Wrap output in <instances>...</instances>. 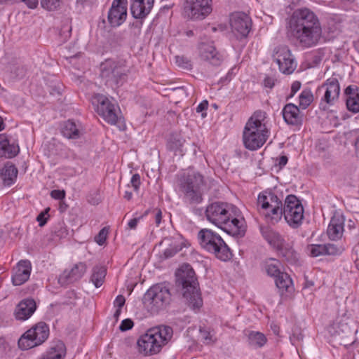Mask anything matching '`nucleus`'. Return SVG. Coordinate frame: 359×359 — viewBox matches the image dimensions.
<instances>
[{"label":"nucleus","mask_w":359,"mask_h":359,"mask_svg":"<svg viewBox=\"0 0 359 359\" xmlns=\"http://www.w3.org/2000/svg\"><path fill=\"white\" fill-rule=\"evenodd\" d=\"M288 29L299 46L314 47L320 42L323 29L318 17L307 8L296 9L288 21Z\"/></svg>","instance_id":"1"},{"label":"nucleus","mask_w":359,"mask_h":359,"mask_svg":"<svg viewBox=\"0 0 359 359\" xmlns=\"http://www.w3.org/2000/svg\"><path fill=\"white\" fill-rule=\"evenodd\" d=\"M237 212L238 209L230 203L215 201L207 205L205 216L209 222L228 234L242 237L245 233V220L238 217Z\"/></svg>","instance_id":"2"},{"label":"nucleus","mask_w":359,"mask_h":359,"mask_svg":"<svg viewBox=\"0 0 359 359\" xmlns=\"http://www.w3.org/2000/svg\"><path fill=\"white\" fill-rule=\"evenodd\" d=\"M176 277V285L184 302L190 309L198 312L203 306V302L194 269L189 264H184L177 271Z\"/></svg>","instance_id":"3"},{"label":"nucleus","mask_w":359,"mask_h":359,"mask_svg":"<svg viewBox=\"0 0 359 359\" xmlns=\"http://www.w3.org/2000/svg\"><path fill=\"white\" fill-rule=\"evenodd\" d=\"M266 119V113L257 110L248 120L243 133V144L246 149L255 151L265 144L270 135Z\"/></svg>","instance_id":"4"},{"label":"nucleus","mask_w":359,"mask_h":359,"mask_svg":"<svg viewBox=\"0 0 359 359\" xmlns=\"http://www.w3.org/2000/svg\"><path fill=\"white\" fill-rule=\"evenodd\" d=\"M171 327L161 325L149 330L137 341V351L144 356L158 353L172 337Z\"/></svg>","instance_id":"5"},{"label":"nucleus","mask_w":359,"mask_h":359,"mask_svg":"<svg viewBox=\"0 0 359 359\" xmlns=\"http://www.w3.org/2000/svg\"><path fill=\"white\" fill-rule=\"evenodd\" d=\"M199 244L203 249L215 255L222 261H228L232 254L222 237L210 229H202L198 233Z\"/></svg>","instance_id":"6"},{"label":"nucleus","mask_w":359,"mask_h":359,"mask_svg":"<svg viewBox=\"0 0 359 359\" xmlns=\"http://www.w3.org/2000/svg\"><path fill=\"white\" fill-rule=\"evenodd\" d=\"M203 186V176L195 170H189L184 173L180 180V188L191 203H201Z\"/></svg>","instance_id":"7"},{"label":"nucleus","mask_w":359,"mask_h":359,"mask_svg":"<svg viewBox=\"0 0 359 359\" xmlns=\"http://www.w3.org/2000/svg\"><path fill=\"white\" fill-rule=\"evenodd\" d=\"M170 290L163 284H156L151 287L144 294L143 304L152 313H158L170 303Z\"/></svg>","instance_id":"8"},{"label":"nucleus","mask_w":359,"mask_h":359,"mask_svg":"<svg viewBox=\"0 0 359 359\" xmlns=\"http://www.w3.org/2000/svg\"><path fill=\"white\" fill-rule=\"evenodd\" d=\"M49 327L44 322H39L25 332L18 340L22 350H28L44 343L49 336Z\"/></svg>","instance_id":"9"},{"label":"nucleus","mask_w":359,"mask_h":359,"mask_svg":"<svg viewBox=\"0 0 359 359\" xmlns=\"http://www.w3.org/2000/svg\"><path fill=\"white\" fill-rule=\"evenodd\" d=\"M100 76L107 85H121L127 76V69L118 62L107 60L100 65Z\"/></svg>","instance_id":"10"},{"label":"nucleus","mask_w":359,"mask_h":359,"mask_svg":"<svg viewBox=\"0 0 359 359\" xmlns=\"http://www.w3.org/2000/svg\"><path fill=\"white\" fill-rule=\"evenodd\" d=\"M283 216L288 225L293 228H299L304 219V208L301 201L294 195H288L283 204Z\"/></svg>","instance_id":"11"},{"label":"nucleus","mask_w":359,"mask_h":359,"mask_svg":"<svg viewBox=\"0 0 359 359\" xmlns=\"http://www.w3.org/2000/svg\"><path fill=\"white\" fill-rule=\"evenodd\" d=\"M184 14L191 20H203L212 11V0H185Z\"/></svg>","instance_id":"12"},{"label":"nucleus","mask_w":359,"mask_h":359,"mask_svg":"<svg viewBox=\"0 0 359 359\" xmlns=\"http://www.w3.org/2000/svg\"><path fill=\"white\" fill-rule=\"evenodd\" d=\"M97 104V112L105 121L111 125H116L121 121L118 116L119 108L116 103L103 95H97L94 97Z\"/></svg>","instance_id":"13"},{"label":"nucleus","mask_w":359,"mask_h":359,"mask_svg":"<svg viewBox=\"0 0 359 359\" xmlns=\"http://www.w3.org/2000/svg\"><path fill=\"white\" fill-rule=\"evenodd\" d=\"M273 57L278 64L279 70L283 74H290L297 67V62L286 46L276 47L274 49Z\"/></svg>","instance_id":"14"},{"label":"nucleus","mask_w":359,"mask_h":359,"mask_svg":"<svg viewBox=\"0 0 359 359\" xmlns=\"http://www.w3.org/2000/svg\"><path fill=\"white\" fill-rule=\"evenodd\" d=\"M230 25L238 39L245 38L251 30L252 20L245 13L236 12L231 15Z\"/></svg>","instance_id":"15"},{"label":"nucleus","mask_w":359,"mask_h":359,"mask_svg":"<svg viewBox=\"0 0 359 359\" xmlns=\"http://www.w3.org/2000/svg\"><path fill=\"white\" fill-rule=\"evenodd\" d=\"M127 0H114L108 12V21L111 27L121 25L127 18Z\"/></svg>","instance_id":"16"},{"label":"nucleus","mask_w":359,"mask_h":359,"mask_svg":"<svg viewBox=\"0 0 359 359\" xmlns=\"http://www.w3.org/2000/svg\"><path fill=\"white\" fill-rule=\"evenodd\" d=\"M320 88L325 89L321 102H324L330 106L334 105L340 93V86L338 79L335 77L327 79Z\"/></svg>","instance_id":"17"},{"label":"nucleus","mask_w":359,"mask_h":359,"mask_svg":"<svg viewBox=\"0 0 359 359\" xmlns=\"http://www.w3.org/2000/svg\"><path fill=\"white\" fill-rule=\"evenodd\" d=\"M199 56L202 60L213 66H219L223 61V55L212 43H201L199 46Z\"/></svg>","instance_id":"18"},{"label":"nucleus","mask_w":359,"mask_h":359,"mask_svg":"<svg viewBox=\"0 0 359 359\" xmlns=\"http://www.w3.org/2000/svg\"><path fill=\"white\" fill-rule=\"evenodd\" d=\"M87 266L85 262L75 264L71 269H66L59 277V283L62 285L69 284L80 280L86 273Z\"/></svg>","instance_id":"19"},{"label":"nucleus","mask_w":359,"mask_h":359,"mask_svg":"<svg viewBox=\"0 0 359 359\" xmlns=\"http://www.w3.org/2000/svg\"><path fill=\"white\" fill-rule=\"evenodd\" d=\"M282 115L287 125L299 127L303 123L304 114L294 104H286L282 109Z\"/></svg>","instance_id":"20"},{"label":"nucleus","mask_w":359,"mask_h":359,"mask_svg":"<svg viewBox=\"0 0 359 359\" xmlns=\"http://www.w3.org/2000/svg\"><path fill=\"white\" fill-rule=\"evenodd\" d=\"M36 309V302L33 299L27 298L20 301L14 311L16 320L24 321L29 319Z\"/></svg>","instance_id":"21"},{"label":"nucleus","mask_w":359,"mask_h":359,"mask_svg":"<svg viewBox=\"0 0 359 359\" xmlns=\"http://www.w3.org/2000/svg\"><path fill=\"white\" fill-rule=\"evenodd\" d=\"M32 271L31 262L29 260H20L12 276V283L14 285H21L28 280Z\"/></svg>","instance_id":"22"},{"label":"nucleus","mask_w":359,"mask_h":359,"mask_svg":"<svg viewBox=\"0 0 359 359\" xmlns=\"http://www.w3.org/2000/svg\"><path fill=\"white\" fill-rule=\"evenodd\" d=\"M154 6V0H132L130 11L135 19H144Z\"/></svg>","instance_id":"23"},{"label":"nucleus","mask_w":359,"mask_h":359,"mask_svg":"<svg viewBox=\"0 0 359 359\" xmlns=\"http://www.w3.org/2000/svg\"><path fill=\"white\" fill-rule=\"evenodd\" d=\"M61 133L68 139L77 140L83 135L84 130L80 122L69 119L62 123Z\"/></svg>","instance_id":"24"},{"label":"nucleus","mask_w":359,"mask_h":359,"mask_svg":"<svg viewBox=\"0 0 359 359\" xmlns=\"http://www.w3.org/2000/svg\"><path fill=\"white\" fill-rule=\"evenodd\" d=\"M344 218L339 213H334L327 228V235L331 240L341 238L344 232Z\"/></svg>","instance_id":"25"},{"label":"nucleus","mask_w":359,"mask_h":359,"mask_svg":"<svg viewBox=\"0 0 359 359\" xmlns=\"http://www.w3.org/2000/svg\"><path fill=\"white\" fill-rule=\"evenodd\" d=\"M344 248L338 247L334 244L327 243L325 245L317 244L311 245L310 247V253L313 257L321 255H339L342 253Z\"/></svg>","instance_id":"26"},{"label":"nucleus","mask_w":359,"mask_h":359,"mask_svg":"<svg viewBox=\"0 0 359 359\" xmlns=\"http://www.w3.org/2000/svg\"><path fill=\"white\" fill-rule=\"evenodd\" d=\"M282 205H283V197H278L271 191H264L258 196L257 205L261 208H269Z\"/></svg>","instance_id":"27"},{"label":"nucleus","mask_w":359,"mask_h":359,"mask_svg":"<svg viewBox=\"0 0 359 359\" xmlns=\"http://www.w3.org/2000/svg\"><path fill=\"white\" fill-rule=\"evenodd\" d=\"M274 281L281 296L288 297L294 290L292 280L287 273L283 272L274 278Z\"/></svg>","instance_id":"28"},{"label":"nucleus","mask_w":359,"mask_h":359,"mask_svg":"<svg viewBox=\"0 0 359 359\" xmlns=\"http://www.w3.org/2000/svg\"><path fill=\"white\" fill-rule=\"evenodd\" d=\"M261 233L267 243L277 250L285 243L282 236L270 227H262Z\"/></svg>","instance_id":"29"},{"label":"nucleus","mask_w":359,"mask_h":359,"mask_svg":"<svg viewBox=\"0 0 359 359\" xmlns=\"http://www.w3.org/2000/svg\"><path fill=\"white\" fill-rule=\"evenodd\" d=\"M344 93L346 97V107L348 111L353 113L359 112V91L356 86H348Z\"/></svg>","instance_id":"30"},{"label":"nucleus","mask_w":359,"mask_h":359,"mask_svg":"<svg viewBox=\"0 0 359 359\" xmlns=\"http://www.w3.org/2000/svg\"><path fill=\"white\" fill-rule=\"evenodd\" d=\"M66 354V347L61 341L54 342L41 359H62Z\"/></svg>","instance_id":"31"},{"label":"nucleus","mask_w":359,"mask_h":359,"mask_svg":"<svg viewBox=\"0 0 359 359\" xmlns=\"http://www.w3.org/2000/svg\"><path fill=\"white\" fill-rule=\"evenodd\" d=\"M185 140L180 134H171L167 142V148L175 154L184 155V150L183 149Z\"/></svg>","instance_id":"32"},{"label":"nucleus","mask_w":359,"mask_h":359,"mask_svg":"<svg viewBox=\"0 0 359 359\" xmlns=\"http://www.w3.org/2000/svg\"><path fill=\"white\" fill-rule=\"evenodd\" d=\"M262 209L264 210L263 214L264 215L266 222L272 224L278 223L283 215V205Z\"/></svg>","instance_id":"33"},{"label":"nucleus","mask_w":359,"mask_h":359,"mask_svg":"<svg viewBox=\"0 0 359 359\" xmlns=\"http://www.w3.org/2000/svg\"><path fill=\"white\" fill-rule=\"evenodd\" d=\"M18 172V169L13 164H6L1 173L4 184L6 186L12 185L17 178Z\"/></svg>","instance_id":"34"},{"label":"nucleus","mask_w":359,"mask_h":359,"mask_svg":"<svg viewBox=\"0 0 359 359\" xmlns=\"http://www.w3.org/2000/svg\"><path fill=\"white\" fill-rule=\"evenodd\" d=\"M278 251L287 262L292 264H296L298 262L299 257V254L294 250L290 244L285 243Z\"/></svg>","instance_id":"35"},{"label":"nucleus","mask_w":359,"mask_h":359,"mask_svg":"<svg viewBox=\"0 0 359 359\" xmlns=\"http://www.w3.org/2000/svg\"><path fill=\"white\" fill-rule=\"evenodd\" d=\"M107 274L106 269L100 265L95 266L92 269V274L90 276V281L98 288L102 285Z\"/></svg>","instance_id":"36"},{"label":"nucleus","mask_w":359,"mask_h":359,"mask_svg":"<svg viewBox=\"0 0 359 359\" xmlns=\"http://www.w3.org/2000/svg\"><path fill=\"white\" fill-rule=\"evenodd\" d=\"M281 264L276 259H269L264 264V269L268 276L276 278L283 273L280 270Z\"/></svg>","instance_id":"37"},{"label":"nucleus","mask_w":359,"mask_h":359,"mask_svg":"<svg viewBox=\"0 0 359 359\" xmlns=\"http://www.w3.org/2000/svg\"><path fill=\"white\" fill-rule=\"evenodd\" d=\"M248 340L250 344L255 347H262L266 342V338L262 333L254 331L250 332Z\"/></svg>","instance_id":"38"},{"label":"nucleus","mask_w":359,"mask_h":359,"mask_svg":"<svg viewBox=\"0 0 359 359\" xmlns=\"http://www.w3.org/2000/svg\"><path fill=\"white\" fill-rule=\"evenodd\" d=\"M299 107L302 109H306L313 102V95L310 89H304L299 96Z\"/></svg>","instance_id":"39"},{"label":"nucleus","mask_w":359,"mask_h":359,"mask_svg":"<svg viewBox=\"0 0 359 359\" xmlns=\"http://www.w3.org/2000/svg\"><path fill=\"white\" fill-rule=\"evenodd\" d=\"M63 4V0H40L41 6L48 11L59 10Z\"/></svg>","instance_id":"40"},{"label":"nucleus","mask_w":359,"mask_h":359,"mask_svg":"<svg viewBox=\"0 0 359 359\" xmlns=\"http://www.w3.org/2000/svg\"><path fill=\"white\" fill-rule=\"evenodd\" d=\"M19 151L20 148L18 144L9 142L8 146L3 151H0V156L11 158L17 156Z\"/></svg>","instance_id":"41"},{"label":"nucleus","mask_w":359,"mask_h":359,"mask_svg":"<svg viewBox=\"0 0 359 359\" xmlns=\"http://www.w3.org/2000/svg\"><path fill=\"white\" fill-rule=\"evenodd\" d=\"M182 249V245L172 243L163 252L165 258H170Z\"/></svg>","instance_id":"42"},{"label":"nucleus","mask_w":359,"mask_h":359,"mask_svg":"<svg viewBox=\"0 0 359 359\" xmlns=\"http://www.w3.org/2000/svg\"><path fill=\"white\" fill-rule=\"evenodd\" d=\"M175 62L179 67L185 69H191L192 67L191 61L184 56H176Z\"/></svg>","instance_id":"43"},{"label":"nucleus","mask_w":359,"mask_h":359,"mask_svg":"<svg viewBox=\"0 0 359 359\" xmlns=\"http://www.w3.org/2000/svg\"><path fill=\"white\" fill-rule=\"evenodd\" d=\"M108 233L109 229L107 227L102 228L95 238L96 243L100 245H102L107 240Z\"/></svg>","instance_id":"44"},{"label":"nucleus","mask_w":359,"mask_h":359,"mask_svg":"<svg viewBox=\"0 0 359 359\" xmlns=\"http://www.w3.org/2000/svg\"><path fill=\"white\" fill-rule=\"evenodd\" d=\"M6 3L7 2H11V4H15V3H18L19 1H22L23 3H25L28 8H35L37 5H38V3H39V0H6Z\"/></svg>","instance_id":"45"},{"label":"nucleus","mask_w":359,"mask_h":359,"mask_svg":"<svg viewBox=\"0 0 359 359\" xmlns=\"http://www.w3.org/2000/svg\"><path fill=\"white\" fill-rule=\"evenodd\" d=\"M134 325V323L131 319L127 318L123 320H122L120 326L119 330L122 332L128 331L133 328Z\"/></svg>","instance_id":"46"},{"label":"nucleus","mask_w":359,"mask_h":359,"mask_svg":"<svg viewBox=\"0 0 359 359\" xmlns=\"http://www.w3.org/2000/svg\"><path fill=\"white\" fill-rule=\"evenodd\" d=\"M49 210L50 208H48L44 211L41 212L40 214L38 215L36 217V221L39 222V225L40 226H44L47 222L48 217H46V215L48 214Z\"/></svg>","instance_id":"47"},{"label":"nucleus","mask_w":359,"mask_h":359,"mask_svg":"<svg viewBox=\"0 0 359 359\" xmlns=\"http://www.w3.org/2000/svg\"><path fill=\"white\" fill-rule=\"evenodd\" d=\"M130 184L132 187H133L134 190L135 191H138L140 185L141 184L140 182V176L139 174H135L132 176L130 180Z\"/></svg>","instance_id":"48"},{"label":"nucleus","mask_w":359,"mask_h":359,"mask_svg":"<svg viewBox=\"0 0 359 359\" xmlns=\"http://www.w3.org/2000/svg\"><path fill=\"white\" fill-rule=\"evenodd\" d=\"M65 191L64 190H53L50 192V196L56 200H62L65 197Z\"/></svg>","instance_id":"49"},{"label":"nucleus","mask_w":359,"mask_h":359,"mask_svg":"<svg viewBox=\"0 0 359 359\" xmlns=\"http://www.w3.org/2000/svg\"><path fill=\"white\" fill-rule=\"evenodd\" d=\"M10 141L5 134H0V151H3L8 146Z\"/></svg>","instance_id":"50"},{"label":"nucleus","mask_w":359,"mask_h":359,"mask_svg":"<svg viewBox=\"0 0 359 359\" xmlns=\"http://www.w3.org/2000/svg\"><path fill=\"white\" fill-rule=\"evenodd\" d=\"M125 302H126V299L125 297L123 296V295H118L114 302V306L116 307H118V309H121L123 305L125 304Z\"/></svg>","instance_id":"51"},{"label":"nucleus","mask_w":359,"mask_h":359,"mask_svg":"<svg viewBox=\"0 0 359 359\" xmlns=\"http://www.w3.org/2000/svg\"><path fill=\"white\" fill-rule=\"evenodd\" d=\"M288 158L286 156H281L276 158V164L279 166L280 168H283L287 163Z\"/></svg>","instance_id":"52"},{"label":"nucleus","mask_w":359,"mask_h":359,"mask_svg":"<svg viewBox=\"0 0 359 359\" xmlns=\"http://www.w3.org/2000/svg\"><path fill=\"white\" fill-rule=\"evenodd\" d=\"M301 88V83L298 81H294L292 83V86H291V95H290V97H293L294 95L297 92L299 91V90Z\"/></svg>","instance_id":"53"},{"label":"nucleus","mask_w":359,"mask_h":359,"mask_svg":"<svg viewBox=\"0 0 359 359\" xmlns=\"http://www.w3.org/2000/svg\"><path fill=\"white\" fill-rule=\"evenodd\" d=\"M204 343L207 344H214L216 341L213 336L210 332H204L203 334Z\"/></svg>","instance_id":"54"},{"label":"nucleus","mask_w":359,"mask_h":359,"mask_svg":"<svg viewBox=\"0 0 359 359\" xmlns=\"http://www.w3.org/2000/svg\"><path fill=\"white\" fill-rule=\"evenodd\" d=\"M208 107V102L207 100H203L196 107V111L198 113L203 112L207 110Z\"/></svg>","instance_id":"55"},{"label":"nucleus","mask_w":359,"mask_h":359,"mask_svg":"<svg viewBox=\"0 0 359 359\" xmlns=\"http://www.w3.org/2000/svg\"><path fill=\"white\" fill-rule=\"evenodd\" d=\"M142 217L143 216H140L130 219L128 223V227L131 229H135L137 227L138 222L142 218Z\"/></svg>","instance_id":"56"},{"label":"nucleus","mask_w":359,"mask_h":359,"mask_svg":"<svg viewBox=\"0 0 359 359\" xmlns=\"http://www.w3.org/2000/svg\"><path fill=\"white\" fill-rule=\"evenodd\" d=\"M263 83L265 87L272 88L274 86V80L273 78L266 77Z\"/></svg>","instance_id":"57"},{"label":"nucleus","mask_w":359,"mask_h":359,"mask_svg":"<svg viewBox=\"0 0 359 359\" xmlns=\"http://www.w3.org/2000/svg\"><path fill=\"white\" fill-rule=\"evenodd\" d=\"M162 219V212L161 210H157L155 214V220L157 225H159Z\"/></svg>","instance_id":"58"},{"label":"nucleus","mask_w":359,"mask_h":359,"mask_svg":"<svg viewBox=\"0 0 359 359\" xmlns=\"http://www.w3.org/2000/svg\"><path fill=\"white\" fill-rule=\"evenodd\" d=\"M123 198L125 199H126L127 201L131 200L133 198V193L128 190L125 191L124 194H123Z\"/></svg>","instance_id":"59"},{"label":"nucleus","mask_w":359,"mask_h":359,"mask_svg":"<svg viewBox=\"0 0 359 359\" xmlns=\"http://www.w3.org/2000/svg\"><path fill=\"white\" fill-rule=\"evenodd\" d=\"M356 152L359 154V136L357 137L355 142Z\"/></svg>","instance_id":"60"},{"label":"nucleus","mask_w":359,"mask_h":359,"mask_svg":"<svg viewBox=\"0 0 359 359\" xmlns=\"http://www.w3.org/2000/svg\"><path fill=\"white\" fill-rule=\"evenodd\" d=\"M5 124L1 116H0V131L4 129Z\"/></svg>","instance_id":"61"},{"label":"nucleus","mask_w":359,"mask_h":359,"mask_svg":"<svg viewBox=\"0 0 359 359\" xmlns=\"http://www.w3.org/2000/svg\"><path fill=\"white\" fill-rule=\"evenodd\" d=\"M121 309H117L116 311H115L114 313V318L118 319L119 315L121 314Z\"/></svg>","instance_id":"62"},{"label":"nucleus","mask_w":359,"mask_h":359,"mask_svg":"<svg viewBox=\"0 0 359 359\" xmlns=\"http://www.w3.org/2000/svg\"><path fill=\"white\" fill-rule=\"evenodd\" d=\"M187 35L189 36H193L194 35L193 31L190 30V31L187 32Z\"/></svg>","instance_id":"63"},{"label":"nucleus","mask_w":359,"mask_h":359,"mask_svg":"<svg viewBox=\"0 0 359 359\" xmlns=\"http://www.w3.org/2000/svg\"><path fill=\"white\" fill-rule=\"evenodd\" d=\"M6 3V0H0V4H4Z\"/></svg>","instance_id":"64"}]
</instances>
